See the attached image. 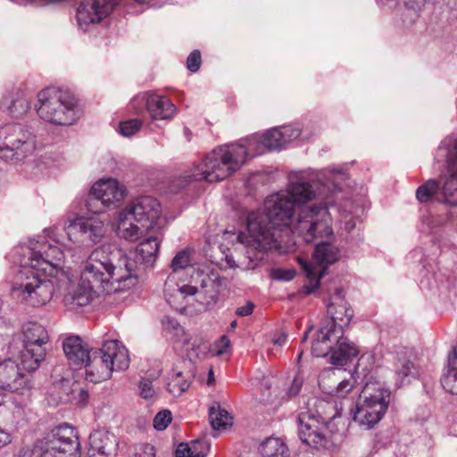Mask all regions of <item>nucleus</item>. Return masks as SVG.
Listing matches in <instances>:
<instances>
[{
	"instance_id": "nucleus-1",
	"label": "nucleus",
	"mask_w": 457,
	"mask_h": 457,
	"mask_svg": "<svg viewBox=\"0 0 457 457\" xmlns=\"http://www.w3.org/2000/svg\"><path fill=\"white\" fill-rule=\"evenodd\" d=\"M315 196L313 186L300 179L293 182L288 191L267 197L265 212H252L248 214V237L243 233L237 236V240L245 244V255L247 259L245 270L255 269L268 250L279 247L281 234L284 230H289L295 205L305 204Z\"/></svg>"
},
{
	"instance_id": "nucleus-2",
	"label": "nucleus",
	"mask_w": 457,
	"mask_h": 457,
	"mask_svg": "<svg viewBox=\"0 0 457 457\" xmlns=\"http://www.w3.org/2000/svg\"><path fill=\"white\" fill-rule=\"evenodd\" d=\"M133 265L134 262H129L113 245L104 244L96 247L85 263L78 287L65 295V305L76 310L89 304L101 294L109 295L133 287Z\"/></svg>"
},
{
	"instance_id": "nucleus-3",
	"label": "nucleus",
	"mask_w": 457,
	"mask_h": 457,
	"mask_svg": "<svg viewBox=\"0 0 457 457\" xmlns=\"http://www.w3.org/2000/svg\"><path fill=\"white\" fill-rule=\"evenodd\" d=\"M62 349L70 366L85 367L86 380L99 383L109 379L113 371L125 370L129 365L128 350L118 340L104 341L102 347L89 350L78 336H71L62 342Z\"/></svg>"
},
{
	"instance_id": "nucleus-4",
	"label": "nucleus",
	"mask_w": 457,
	"mask_h": 457,
	"mask_svg": "<svg viewBox=\"0 0 457 457\" xmlns=\"http://www.w3.org/2000/svg\"><path fill=\"white\" fill-rule=\"evenodd\" d=\"M249 152L250 148L244 145L216 147L193 171L179 177L175 185L184 188L192 180H205L210 183L223 180L240 169L250 155Z\"/></svg>"
},
{
	"instance_id": "nucleus-5",
	"label": "nucleus",
	"mask_w": 457,
	"mask_h": 457,
	"mask_svg": "<svg viewBox=\"0 0 457 457\" xmlns=\"http://www.w3.org/2000/svg\"><path fill=\"white\" fill-rule=\"evenodd\" d=\"M315 410L301 411L297 418L298 435L306 445L317 449H328L332 445L331 425L337 411L333 403L314 399Z\"/></svg>"
},
{
	"instance_id": "nucleus-6",
	"label": "nucleus",
	"mask_w": 457,
	"mask_h": 457,
	"mask_svg": "<svg viewBox=\"0 0 457 457\" xmlns=\"http://www.w3.org/2000/svg\"><path fill=\"white\" fill-rule=\"evenodd\" d=\"M36 111L40 119L58 126L72 125L79 118L74 95L58 87H46L37 94Z\"/></svg>"
},
{
	"instance_id": "nucleus-7",
	"label": "nucleus",
	"mask_w": 457,
	"mask_h": 457,
	"mask_svg": "<svg viewBox=\"0 0 457 457\" xmlns=\"http://www.w3.org/2000/svg\"><path fill=\"white\" fill-rule=\"evenodd\" d=\"M79 442L74 428L63 423L52 429L31 446L20 451L18 457H78Z\"/></svg>"
},
{
	"instance_id": "nucleus-8",
	"label": "nucleus",
	"mask_w": 457,
	"mask_h": 457,
	"mask_svg": "<svg viewBox=\"0 0 457 457\" xmlns=\"http://www.w3.org/2000/svg\"><path fill=\"white\" fill-rule=\"evenodd\" d=\"M291 231L305 244L330 239L333 229L327 204L301 207Z\"/></svg>"
},
{
	"instance_id": "nucleus-9",
	"label": "nucleus",
	"mask_w": 457,
	"mask_h": 457,
	"mask_svg": "<svg viewBox=\"0 0 457 457\" xmlns=\"http://www.w3.org/2000/svg\"><path fill=\"white\" fill-rule=\"evenodd\" d=\"M12 288L13 296L28 305L37 307L48 303L54 295V284L42 278L40 271L29 266H21Z\"/></svg>"
},
{
	"instance_id": "nucleus-10",
	"label": "nucleus",
	"mask_w": 457,
	"mask_h": 457,
	"mask_svg": "<svg viewBox=\"0 0 457 457\" xmlns=\"http://www.w3.org/2000/svg\"><path fill=\"white\" fill-rule=\"evenodd\" d=\"M389 400L388 389L378 382H367L360 394L353 420L366 429L373 428L385 415Z\"/></svg>"
},
{
	"instance_id": "nucleus-11",
	"label": "nucleus",
	"mask_w": 457,
	"mask_h": 457,
	"mask_svg": "<svg viewBox=\"0 0 457 457\" xmlns=\"http://www.w3.org/2000/svg\"><path fill=\"white\" fill-rule=\"evenodd\" d=\"M36 149V136L29 127L21 123L4 125L0 129V158L22 161Z\"/></svg>"
},
{
	"instance_id": "nucleus-12",
	"label": "nucleus",
	"mask_w": 457,
	"mask_h": 457,
	"mask_svg": "<svg viewBox=\"0 0 457 457\" xmlns=\"http://www.w3.org/2000/svg\"><path fill=\"white\" fill-rule=\"evenodd\" d=\"M22 258L20 260L21 266H29L37 271L49 273L52 275L53 269L62 267L64 253L61 248L45 238L41 240H30L29 245L21 246Z\"/></svg>"
},
{
	"instance_id": "nucleus-13",
	"label": "nucleus",
	"mask_w": 457,
	"mask_h": 457,
	"mask_svg": "<svg viewBox=\"0 0 457 457\" xmlns=\"http://www.w3.org/2000/svg\"><path fill=\"white\" fill-rule=\"evenodd\" d=\"M190 262V251L184 249L174 256L170 263L172 273L168 276L164 283L163 292L167 303L175 308L183 305L187 297L195 295L197 292L195 287L179 285L177 282L176 272L189 266Z\"/></svg>"
},
{
	"instance_id": "nucleus-14",
	"label": "nucleus",
	"mask_w": 457,
	"mask_h": 457,
	"mask_svg": "<svg viewBox=\"0 0 457 457\" xmlns=\"http://www.w3.org/2000/svg\"><path fill=\"white\" fill-rule=\"evenodd\" d=\"M328 240L329 239H323L315 244L316 246L313 258L320 267L318 277H316L317 271H314L311 265L307 262L302 263L307 277L310 278V283L303 286V292L306 295L314 293V291L320 287V279L323 277L325 270L328 265L336 262L339 258L338 248L329 243Z\"/></svg>"
},
{
	"instance_id": "nucleus-15",
	"label": "nucleus",
	"mask_w": 457,
	"mask_h": 457,
	"mask_svg": "<svg viewBox=\"0 0 457 457\" xmlns=\"http://www.w3.org/2000/svg\"><path fill=\"white\" fill-rule=\"evenodd\" d=\"M65 230L71 241L82 245L99 243L106 232L104 221L97 217L77 218L69 223Z\"/></svg>"
},
{
	"instance_id": "nucleus-16",
	"label": "nucleus",
	"mask_w": 457,
	"mask_h": 457,
	"mask_svg": "<svg viewBox=\"0 0 457 457\" xmlns=\"http://www.w3.org/2000/svg\"><path fill=\"white\" fill-rule=\"evenodd\" d=\"M125 219H133L144 228H153L160 214L161 205L157 199L152 196H140L135 198L122 211Z\"/></svg>"
},
{
	"instance_id": "nucleus-17",
	"label": "nucleus",
	"mask_w": 457,
	"mask_h": 457,
	"mask_svg": "<svg viewBox=\"0 0 457 457\" xmlns=\"http://www.w3.org/2000/svg\"><path fill=\"white\" fill-rule=\"evenodd\" d=\"M29 388V379L18 363L11 359L0 362V390L23 395Z\"/></svg>"
},
{
	"instance_id": "nucleus-18",
	"label": "nucleus",
	"mask_w": 457,
	"mask_h": 457,
	"mask_svg": "<svg viewBox=\"0 0 457 457\" xmlns=\"http://www.w3.org/2000/svg\"><path fill=\"white\" fill-rule=\"evenodd\" d=\"M327 313L329 319L324 320L322 323L324 326L344 330V327L350 323L353 317V311L345 300L341 288H337L331 296L327 306Z\"/></svg>"
},
{
	"instance_id": "nucleus-19",
	"label": "nucleus",
	"mask_w": 457,
	"mask_h": 457,
	"mask_svg": "<svg viewBox=\"0 0 457 457\" xmlns=\"http://www.w3.org/2000/svg\"><path fill=\"white\" fill-rule=\"evenodd\" d=\"M129 262H134L131 276L135 278V286L138 282V270L141 265H151L154 262L160 248V241L157 237H150L140 243L132 255H128L123 250L116 247Z\"/></svg>"
},
{
	"instance_id": "nucleus-20",
	"label": "nucleus",
	"mask_w": 457,
	"mask_h": 457,
	"mask_svg": "<svg viewBox=\"0 0 457 457\" xmlns=\"http://www.w3.org/2000/svg\"><path fill=\"white\" fill-rule=\"evenodd\" d=\"M342 330L321 325L317 332L316 338L312 345V353L316 357H325L332 354L336 339L341 337Z\"/></svg>"
},
{
	"instance_id": "nucleus-21",
	"label": "nucleus",
	"mask_w": 457,
	"mask_h": 457,
	"mask_svg": "<svg viewBox=\"0 0 457 457\" xmlns=\"http://www.w3.org/2000/svg\"><path fill=\"white\" fill-rule=\"evenodd\" d=\"M92 187L109 209L115 208L124 198V190L116 179L100 180Z\"/></svg>"
},
{
	"instance_id": "nucleus-22",
	"label": "nucleus",
	"mask_w": 457,
	"mask_h": 457,
	"mask_svg": "<svg viewBox=\"0 0 457 457\" xmlns=\"http://www.w3.org/2000/svg\"><path fill=\"white\" fill-rule=\"evenodd\" d=\"M334 345L330 355V363L336 366L347 364L359 353L357 345L349 338L344 337V330H342L341 337L336 339Z\"/></svg>"
},
{
	"instance_id": "nucleus-23",
	"label": "nucleus",
	"mask_w": 457,
	"mask_h": 457,
	"mask_svg": "<svg viewBox=\"0 0 457 457\" xmlns=\"http://www.w3.org/2000/svg\"><path fill=\"white\" fill-rule=\"evenodd\" d=\"M1 106L5 108L12 116L20 117L30 108L29 97L21 88H15L3 96Z\"/></svg>"
},
{
	"instance_id": "nucleus-24",
	"label": "nucleus",
	"mask_w": 457,
	"mask_h": 457,
	"mask_svg": "<svg viewBox=\"0 0 457 457\" xmlns=\"http://www.w3.org/2000/svg\"><path fill=\"white\" fill-rule=\"evenodd\" d=\"M416 354L413 349L400 347L395 353V369L397 377L403 382L409 376H415L416 366L414 361Z\"/></svg>"
},
{
	"instance_id": "nucleus-25",
	"label": "nucleus",
	"mask_w": 457,
	"mask_h": 457,
	"mask_svg": "<svg viewBox=\"0 0 457 457\" xmlns=\"http://www.w3.org/2000/svg\"><path fill=\"white\" fill-rule=\"evenodd\" d=\"M145 105L153 120L170 119L176 110L170 99L157 95L148 96Z\"/></svg>"
},
{
	"instance_id": "nucleus-26",
	"label": "nucleus",
	"mask_w": 457,
	"mask_h": 457,
	"mask_svg": "<svg viewBox=\"0 0 457 457\" xmlns=\"http://www.w3.org/2000/svg\"><path fill=\"white\" fill-rule=\"evenodd\" d=\"M46 350L44 347H29L24 346V349L20 353V362L18 365L21 371H35L40 365L41 361L45 360Z\"/></svg>"
},
{
	"instance_id": "nucleus-27",
	"label": "nucleus",
	"mask_w": 457,
	"mask_h": 457,
	"mask_svg": "<svg viewBox=\"0 0 457 457\" xmlns=\"http://www.w3.org/2000/svg\"><path fill=\"white\" fill-rule=\"evenodd\" d=\"M443 388L452 394L457 395V348L453 347L448 356V364L441 377Z\"/></svg>"
},
{
	"instance_id": "nucleus-28",
	"label": "nucleus",
	"mask_w": 457,
	"mask_h": 457,
	"mask_svg": "<svg viewBox=\"0 0 457 457\" xmlns=\"http://www.w3.org/2000/svg\"><path fill=\"white\" fill-rule=\"evenodd\" d=\"M90 445L93 450L104 456H112L117 452V442L113 435L96 432L89 437Z\"/></svg>"
},
{
	"instance_id": "nucleus-29",
	"label": "nucleus",
	"mask_w": 457,
	"mask_h": 457,
	"mask_svg": "<svg viewBox=\"0 0 457 457\" xmlns=\"http://www.w3.org/2000/svg\"><path fill=\"white\" fill-rule=\"evenodd\" d=\"M24 346L37 347L48 341V334L46 328L38 323H29L24 326Z\"/></svg>"
},
{
	"instance_id": "nucleus-30",
	"label": "nucleus",
	"mask_w": 457,
	"mask_h": 457,
	"mask_svg": "<svg viewBox=\"0 0 457 457\" xmlns=\"http://www.w3.org/2000/svg\"><path fill=\"white\" fill-rule=\"evenodd\" d=\"M134 222L133 219H125L122 212L120 213L118 233L121 237L129 241H136L150 229L149 228L142 227V224Z\"/></svg>"
},
{
	"instance_id": "nucleus-31",
	"label": "nucleus",
	"mask_w": 457,
	"mask_h": 457,
	"mask_svg": "<svg viewBox=\"0 0 457 457\" xmlns=\"http://www.w3.org/2000/svg\"><path fill=\"white\" fill-rule=\"evenodd\" d=\"M210 423L213 430L226 429L232 426L233 418L222 409L219 403H214L209 409Z\"/></svg>"
},
{
	"instance_id": "nucleus-32",
	"label": "nucleus",
	"mask_w": 457,
	"mask_h": 457,
	"mask_svg": "<svg viewBox=\"0 0 457 457\" xmlns=\"http://www.w3.org/2000/svg\"><path fill=\"white\" fill-rule=\"evenodd\" d=\"M301 135L299 129H292L290 127H283L281 129L277 128L270 129L269 134L266 136V140L270 137H274V142H268L271 147H282L284 144L293 139L297 138Z\"/></svg>"
},
{
	"instance_id": "nucleus-33",
	"label": "nucleus",
	"mask_w": 457,
	"mask_h": 457,
	"mask_svg": "<svg viewBox=\"0 0 457 457\" xmlns=\"http://www.w3.org/2000/svg\"><path fill=\"white\" fill-rule=\"evenodd\" d=\"M262 457H289L287 446L278 438L270 437L261 445Z\"/></svg>"
},
{
	"instance_id": "nucleus-34",
	"label": "nucleus",
	"mask_w": 457,
	"mask_h": 457,
	"mask_svg": "<svg viewBox=\"0 0 457 457\" xmlns=\"http://www.w3.org/2000/svg\"><path fill=\"white\" fill-rule=\"evenodd\" d=\"M439 189V183L436 179H428L417 188V200L421 204L428 203L437 195Z\"/></svg>"
},
{
	"instance_id": "nucleus-35",
	"label": "nucleus",
	"mask_w": 457,
	"mask_h": 457,
	"mask_svg": "<svg viewBox=\"0 0 457 457\" xmlns=\"http://www.w3.org/2000/svg\"><path fill=\"white\" fill-rule=\"evenodd\" d=\"M189 386V379L184 377L183 372L178 371L168 382L167 389L171 395L179 396L188 389Z\"/></svg>"
},
{
	"instance_id": "nucleus-36",
	"label": "nucleus",
	"mask_w": 457,
	"mask_h": 457,
	"mask_svg": "<svg viewBox=\"0 0 457 457\" xmlns=\"http://www.w3.org/2000/svg\"><path fill=\"white\" fill-rule=\"evenodd\" d=\"M86 206L88 212L93 213H102L109 209L96 192L94 191L93 187L87 198Z\"/></svg>"
},
{
	"instance_id": "nucleus-37",
	"label": "nucleus",
	"mask_w": 457,
	"mask_h": 457,
	"mask_svg": "<svg viewBox=\"0 0 457 457\" xmlns=\"http://www.w3.org/2000/svg\"><path fill=\"white\" fill-rule=\"evenodd\" d=\"M142 127V121L138 119H130L120 123V132L124 137H131Z\"/></svg>"
},
{
	"instance_id": "nucleus-38",
	"label": "nucleus",
	"mask_w": 457,
	"mask_h": 457,
	"mask_svg": "<svg viewBox=\"0 0 457 457\" xmlns=\"http://www.w3.org/2000/svg\"><path fill=\"white\" fill-rule=\"evenodd\" d=\"M209 447L210 445L203 440H193L191 445H189V455H187V457H205Z\"/></svg>"
},
{
	"instance_id": "nucleus-39",
	"label": "nucleus",
	"mask_w": 457,
	"mask_h": 457,
	"mask_svg": "<svg viewBox=\"0 0 457 457\" xmlns=\"http://www.w3.org/2000/svg\"><path fill=\"white\" fill-rule=\"evenodd\" d=\"M129 457H155V449L147 443L138 444L134 445Z\"/></svg>"
},
{
	"instance_id": "nucleus-40",
	"label": "nucleus",
	"mask_w": 457,
	"mask_h": 457,
	"mask_svg": "<svg viewBox=\"0 0 457 457\" xmlns=\"http://www.w3.org/2000/svg\"><path fill=\"white\" fill-rule=\"evenodd\" d=\"M171 412L169 410L159 411L154 419V427L156 430L165 429L171 422Z\"/></svg>"
},
{
	"instance_id": "nucleus-41",
	"label": "nucleus",
	"mask_w": 457,
	"mask_h": 457,
	"mask_svg": "<svg viewBox=\"0 0 457 457\" xmlns=\"http://www.w3.org/2000/svg\"><path fill=\"white\" fill-rule=\"evenodd\" d=\"M202 58H201V53L199 50H194L190 53L187 59V68L191 72H196L201 66Z\"/></svg>"
},
{
	"instance_id": "nucleus-42",
	"label": "nucleus",
	"mask_w": 457,
	"mask_h": 457,
	"mask_svg": "<svg viewBox=\"0 0 457 457\" xmlns=\"http://www.w3.org/2000/svg\"><path fill=\"white\" fill-rule=\"evenodd\" d=\"M354 380L353 378L349 379H344L340 383L337 384L335 388L334 394L337 397H345L350 391L353 390L354 386Z\"/></svg>"
},
{
	"instance_id": "nucleus-43",
	"label": "nucleus",
	"mask_w": 457,
	"mask_h": 457,
	"mask_svg": "<svg viewBox=\"0 0 457 457\" xmlns=\"http://www.w3.org/2000/svg\"><path fill=\"white\" fill-rule=\"evenodd\" d=\"M269 134V130L264 133L262 136L256 137L254 136V139L257 142V148H256V154H261L263 153L264 149L268 150H276L279 149L280 147H271L269 145L268 142H274V137H270L269 140H266V136Z\"/></svg>"
},
{
	"instance_id": "nucleus-44",
	"label": "nucleus",
	"mask_w": 457,
	"mask_h": 457,
	"mask_svg": "<svg viewBox=\"0 0 457 457\" xmlns=\"http://www.w3.org/2000/svg\"><path fill=\"white\" fill-rule=\"evenodd\" d=\"M295 276V271L294 270L276 269L272 271L273 278L279 281H290Z\"/></svg>"
},
{
	"instance_id": "nucleus-45",
	"label": "nucleus",
	"mask_w": 457,
	"mask_h": 457,
	"mask_svg": "<svg viewBox=\"0 0 457 457\" xmlns=\"http://www.w3.org/2000/svg\"><path fill=\"white\" fill-rule=\"evenodd\" d=\"M138 387L140 390V395L145 399L152 397L154 394V390L152 387V382L149 380L143 379L140 381Z\"/></svg>"
},
{
	"instance_id": "nucleus-46",
	"label": "nucleus",
	"mask_w": 457,
	"mask_h": 457,
	"mask_svg": "<svg viewBox=\"0 0 457 457\" xmlns=\"http://www.w3.org/2000/svg\"><path fill=\"white\" fill-rule=\"evenodd\" d=\"M217 355H222L227 353L230 347V340L225 335L221 336L219 342L217 343Z\"/></svg>"
},
{
	"instance_id": "nucleus-47",
	"label": "nucleus",
	"mask_w": 457,
	"mask_h": 457,
	"mask_svg": "<svg viewBox=\"0 0 457 457\" xmlns=\"http://www.w3.org/2000/svg\"><path fill=\"white\" fill-rule=\"evenodd\" d=\"M162 325L167 330L180 331L182 328L179 321L174 318L166 317L162 320Z\"/></svg>"
},
{
	"instance_id": "nucleus-48",
	"label": "nucleus",
	"mask_w": 457,
	"mask_h": 457,
	"mask_svg": "<svg viewBox=\"0 0 457 457\" xmlns=\"http://www.w3.org/2000/svg\"><path fill=\"white\" fill-rule=\"evenodd\" d=\"M302 386H303L302 379H300L298 378H295V379L293 380V382L287 393L288 397L290 398V397L297 395L302 388Z\"/></svg>"
},
{
	"instance_id": "nucleus-49",
	"label": "nucleus",
	"mask_w": 457,
	"mask_h": 457,
	"mask_svg": "<svg viewBox=\"0 0 457 457\" xmlns=\"http://www.w3.org/2000/svg\"><path fill=\"white\" fill-rule=\"evenodd\" d=\"M253 308H254V303L253 302H247V303L245 305L238 307L236 310L235 313H236V315L240 316V317L249 316L250 314H252Z\"/></svg>"
},
{
	"instance_id": "nucleus-50",
	"label": "nucleus",
	"mask_w": 457,
	"mask_h": 457,
	"mask_svg": "<svg viewBox=\"0 0 457 457\" xmlns=\"http://www.w3.org/2000/svg\"><path fill=\"white\" fill-rule=\"evenodd\" d=\"M189 450L188 444L180 443L175 451V457H187V455H189Z\"/></svg>"
},
{
	"instance_id": "nucleus-51",
	"label": "nucleus",
	"mask_w": 457,
	"mask_h": 457,
	"mask_svg": "<svg viewBox=\"0 0 457 457\" xmlns=\"http://www.w3.org/2000/svg\"><path fill=\"white\" fill-rule=\"evenodd\" d=\"M287 336L285 332H281L277 337H274L272 339L273 344L282 346L287 342Z\"/></svg>"
},
{
	"instance_id": "nucleus-52",
	"label": "nucleus",
	"mask_w": 457,
	"mask_h": 457,
	"mask_svg": "<svg viewBox=\"0 0 457 457\" xmlns=\"http://www.w3.org/2000/svg\"><path fill=\"white\" fill-rule=\"evenodd\" d=\"M11 442V436L8 433L0 429V448Z\"/></svg>"
},
{
	"instance_id": "nucleus-53",
	"label": "nucleus",
	"mask_w": 457,
	"mask_h": 457,
	"mask_svg": "<svg viewBox=\"0 0 457 457\" xmlns=\"http://www.w3.org/2000/svg\"><path fill=\"white\" fill-rule=\"evenodd\" d=\"M356 227V221L355 220L351 217L349 220H345V229L347 231V232H352Z\"/></svg>"
},
{
	"instance_id": "nucleus-54",
	"label": "nucleus",
	"mask_w": 457,
	"mask_h": 457,
	"mask_svg": "<svg viewBox=\"0 0 457 457\" xmlns=\"http://www.w3.org/2000/svg\"><path fill=\"white\" fill-rule=\"evenodd\" d=\"M417 2L415 0H408L404 2V6L409 11L416 12L417 9Z\"/></svg>"
},
{
	"instance_id": "nucleus-55",
	"label": "nucleus",
	"mask_w": 457,
	"mask_h": 457,
	"mask_svg": "<svg viewBox=\"0 0 457 457\" xmlns=\"http://www.w3.org/2000/svg\"><path fill=\"white\" fill-rule=\"evenodd\" d=\"M225 260L230 268L235 269L239 267V265L237 264L232 255H226Z\"/></svg>"
},
{
	"instance_id": "nucleus-56",
	"label": "nucleus",
	"mask_w": 457,
	"mask_h": 457,
	"mask_svg": "<svg viewBox=\"0 0 457 457\" xmlns=\"http://www.w3.org/2000/svg\"><path fill=\"white\" fill-rule=\"evenodd\" d=\"M87 399H88V393L86 390H84V389H80V392H79V402L83 403H86L87 402Z\"/></svg>"
},
{
	"instance_id": "nucleus-57",
	"label": "nucleus",
	"mask_w": 457,
	"mask_h": 457,
	"mask_svg": "<svg viewBox=\"0 0 457 457\" xmlns=\"http://www.w3.org/2000/svg\"><path fill=\"white\" fill-rule=\"evenodd\" d=\"M45 233L46 234V237H48L50 238H53V240L55 243L60 244V239L59 238H54V236L52 235L54 233L52 229H46Z\"/></svg>"
},
{
	"instance_id": "nucleus-58",
	"label": "nucleus",
	"mask_w": 457,
	"mask_h": 457,
	"mask_svg": "<svg viewBox=\"0 0 457 457\" xmlns=\"http://www.w3.org/2000/svg\"><path fill=\"white\" fill-rule=\"evenodd\" d=\"M225 278H221L220 276H217L214 279V283L217 284L218 287H222L224 282H225Z\"/></svg>"
},
{
	"instance_id": "nucleus-59",
	"label": "nucleus",
	"mask_w": 457,
	"mask_h": 457,
	"mask_svg": "<svg viewBox=\"0 0 457 457\" xmlns=\"http://www.w3.org/2000/svg\"><path fill=\"white\" fill-rule=\"evenodd\" d=\"M213 381H214V373H213L212 369H211L208 373L207 384L211 385Z\"/></svg>"
},
{
	"instance_id": "nucleus-60",
	"label": "nucleus",
	"mask_w": 457,
	"mask_h": 457,
	"mask_svg": "<svg viewBox=\"0 0 457 457\" xmlns=\"http://www.w3.org/2000/svg\"><path fill=\"white\" fill-rule=\"evenodd\" d=\"M312 328V326H311L303 334V338H302V342H305L306 339H307V337H308V334L309 332L311 331V329Z\"/></svg>"
},
{
	"instance_id": "nucleus-61",
	"label": "nucleus",
	"mask_w": 457,
	"mask_h": 457,
	"mask_svg": "<svg viewBox=\"0 0 457 457\" xmlns=\"http://www.w3.org/2000/svg\"><path fill=\"white\" fill-rule=\"evenodd\" d=\"M237 326V320H233L231 321L230 325H229V329L230 330H234Z\"/></svg>"
},
{
	"instance_id": "nucleus-62",
	"label": "nucleus",
	"mask_w": 457,
	"mask_h": 457,
	"mask_svg": "<svg viewBox=\"0 0 457 457\" xmlns=\"http://www.w3.org/2000/svg\"><path fill=\"white\" fill-rule=\"evenodd\" d=\"M3 407H4V405H3L2 402L0 401V409Z\"/></svg>"
}]
</instances>
